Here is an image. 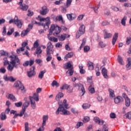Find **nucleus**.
<instances>
[{
    "instance_id": "24",
    "label": "nucleus",
    "mask_w": 131,
    "mask_h": 131,
    "mask_svg": "<svg viewBox=\"0 0 131 131\" xmlns=\"http://www.w3.org/2000/svg\"><path fill=\"white\" fill-rule=\"evenodd\" d=\"M48 119H49V116L48 115H44L42 117V124H43V126H46V122H47V120H48Z\"/></svg>"
},
{
    "instance_id": "45",
    "label": "nucleus",
    "mask_w": 131,
    "mask_h": 131,
    "mask_svg": "<svg viewBox=\"0 0 131 131\" xmlns=\"http://www.w3.org/2000/svg\"><path fill=\"white\" fill-rule=\"evenodd\" d=\"M74 72L73 71V70H72V69H70V70H69L67 72V75H68L69 74L70 76H71V75H73V73Z\"/></svg>"
},
{
    "instance_id": "17",
    "label": "nucleus",
    "mask_w": 131,
    "mask_h": 131,
    "mask_svg": "<svg viewBox=\"0 0 131 131\" xmlns=\"http://www.w3.org/2000/svg\"><path fill=\"white\" fill-rule=\"evenodd\" d=\"M25 101H27V98H25ZM30 105V103L28 101H26L23 104L22 107V110L24 111H26V108H28V106Z\"/></svg>"
},
{
    "instance_id": "19",
    "label": "nucleus",
    "mask_w": 131,
    "mask_h": 131,
    "mask_svg": "<svg viewBox=\"0 0 131 131\" xmlns=\"http://www.w3.org/2000/svg\"><path fill=\"white\" fill-rule=\"evenodd\" d=\"M114 102L116 104H118L121 102H123V98L121 96H118L114 99Z\"/></svg>"
},
{
    "instance_id": "40",
    "label": "nucleus",
    "mask_w": 131,
    "mask_h": 131,
    "mask_svg": "<svg viewBox=\"0 0 131 131\" xmlns=\"http://www.w3.org/2000/svg\"><path fill=\"white\" fill-rule=\"evenodd\" d=\"M83 109H89L91 107V104H89L88 103H84L82 106Z\"/></svg>"
},
{
    "instance_id": "6",
    "label": "nucleus",
    "mask_w": 131,
    "mask_h": 131,
    "mask_svg": "<svg viewBox=\"0 0 131 131\" xmlns=\"http://www.w3.org/2000/svg\"><path fill=\"white\" fill-rule=\"evenodd\" d=\"M14 86L17 89V90H20L21 93H25V88L22 82L20 81H17L14 83Z\"/></svg>"
},
{
    "instance_id": "35",
    "label": "nucleus",
    "mask_w": 131,
    "mask_h": 131,
    "mask_svg": "<svg viewBox=\"0 0 131 131\" xmlns=\"http://www.w3.org/2000/svg\"><path fill=\"white\" fill-rule=\"evenodd\" d=\"M118 62L121 65H123V60L122 59V57L120 55L118 56Z\"/></svg>"
},
{
    "instance_id": "14",
    "label": "nucleus",
    "mask_w": 131,
    "mask_h": 131,
    "mask_svg": "<svg viewBox=\"0 0 131 131\" xmlns=\"http://www.w3.org/2000/svg\"><path fill=\"white\" fill-rule=\"evenodd\" d=\"M28 45L27 42H24L22 43V47L20 48L19 49H17L16 52L17 54H20V52H23L24 51L25 47Z\"/></svg>"
},
{
    "instance_id": "49",
    "label": "nucleus",
    "mask_w": 131,
    "mask_h": 131,
    "mask_svg": "<svg viewBox=\"0 0 131 131\" xmlns=\"http://www.w3.org/2000/svg\"><path fill=\"white\" fill-rule=\"evenodd\" d=\"M72 3V0H67L66 8H69Z\"/></svg>"
},
{
    "instance_id": "5",
    "label": "nucleus",
    "mask_w": 131,
    "mask_h": 131,
    "mask_svg": "<svg viewBox=\"0 0 131 131\" xmlns=\"http://www.w3.org/2000/svg\"><path fill=\"white\" fill-rule=\"evenodd\" d=\"M50 30L51 31H55L53 33V35L55 36L58 35L61 32V28L56 25H51Z\"/></svg>"
},
{
    "instance_id": "9",
    "label": "nucleus",
    "mask_w": 131,
    "mask_h": 131,
    "mask_svg": "<svg viewBox=\"0 0 131 131\" xmlns=\"http://www.w3.org/2000/svg\"><path fill=\"white\" fill-rule=\"evenodd\" d=\"M50 10H49V8L46 6H43L41 7V10H40V15H42V16H45L49 13V11Z\"/></svg>"
},
{
    "instance_id": "2",
    "label": "nucleus",
    "mask_w": 131,
    "mask_h": 131,
    "mask_svg": "<svg viewBox=\"0 0 131 131\" xmlns=\"http://www.w3.org/2000/svg\"><path fill=\"white\" fill-rule=\"evenodd\" d=\"M9 58L11 60V64H9V65L7 67V70H8V71L10 72H12V71L14 70V67L16 66V64H17V63H19L20 60H19V58H18V57L15 55H11Z\"/></svg>"
},
{
    "instance_id": "43",
    "label": "nucleus",
    "mask_w": 131,
    "mask_h": 131,
    "mask_svg": "<svg viewBox=\"0 0 131 131\" xmlns=\"http://www.w3.org/2000/svg\"><path fill=\"white\" fill-rule=\"evenodd\" d=\"M70 85L67 84H64L62 87L60 88V90H67Z\"/></svg>"
},
{
    "instance_id": "53",
    "label": "nucleus",
    "mask_w": 131,
    "mask_h": 131,
    "mask_svg": "<svg viewBox=\"0 0 131 131\" xmlns=\"http://www.w3.org/2000/svg\"><path fill=\"white\" fill-rule=\"evenodd\" d=\"M56 21H61L63 22V17L61 15L58 16L56 17Z\"/></svg>"
},
{
    "instance_id": "4",
    "label": "nucleus",
    "mask_w": 131,
    "mask_h": 131,
    "mask_svg": "<svg viewBox=\"0 0 131 131\" xmlns=\"http://www.w3.org/2000/svg\"><path fill=\"white\" fill-rule=\"evenodd\" d=\"M40 22H42V26H43L45 29H49V26H50V24H51L50 17H48L46 18H40Z\"/></svg>"
},
{
    "instance_id": "61",
    "label": "nucleus",
    "mask_w": 131,
    "mask_h": 131,
    "mask_svg": "<svg viewBox=\"0 0 131 131\" xmlns=\"http://www.w3.org/2000/svg\"><path fill=\"white\" fill-rule=\"evenodd\" d=\"M99 46H100V47L101 48H105L106 47V45H105L103 41H100L99 43Z\"/></svg>"
},
{
    "instance_id": "41",
    "label": "nucleus",
    "mask_w": 131,
    "mask_h": 131,
    "mask_svg": "<svg viewBox=\"0 0 131 131\" xmlns=\"http://www.w3.org/2000/svg\"><path fill=\"white\" fill-rule=\"evenodd\" d=\"M86 42V39L85 38H84L82 40V43L81 44L80 49H81V48H82L83 47H84V45H85Z\"/></svg>"
},
{
    "instance_id": "13",
    "label": "nucleus",
    "mask_w": 131,
    "mask_h": 131,
    "mask_svg": "<svg viewBox=\"0 0 131 131\" xmlns=\"http://www.w3.org/2000/svg\"><path fill=\"white\" fill-rule=\"evenodd\" d=\"M68 37H70V35H68L67 34H63L60 36H58V39L59 41H63V40H65L66 38Z\"/></svg>"
},
{
    "instance_id": "36",
    "label": "nucleus",
    "mask_w": 131,
    "mask_h": 131,
    "mask_svg": "<svg viewBox=\"0 0 131 131\" xmlns=\"http://www.w3.org/2000/svg\"><path fill=\"white\" fill-rule=\"evenodd\" d=\"M108 92L110 93V98H112L115 97V95L114 94V91L112 90V89H109Z\"/></svg>"
},
{
    "instance_id": "3",
    "label": "nucleus",
    "mask_w": 131,
    "mask_h": 131,
    "mask_svg": "<svg viewBox=\"0 0 131 131\" xmlns=\"http://www.w3.org/2000/svg\"><path fill=\"white\" fill-rule=\"evenodd\" d=\"M53 53V48L52 46V43L49 42L47 45V54L46 56L47 57L46 60L47 62H50L51 60H52V56H51V54Z\"/></svg>"
},
{
    "instance_id": "48",
    "label": "nucleus",
    "mask_w": 131,
    "mask_h": 131,
    "mask_svg": "<svg viewBox=\"0 0 131 131\" xmlns=\"http://www.w3.org/2000/svg\"><path fill=\"white\" fill-rule=\"evenodd\" d=\"M126 118H128L129 120H131V112H128L125 115Z\"/></svg>"
},
{
    "instance_id": "23",
    "label": "nucleus",
    "mask_w": 131,
    "mask_h": 131,
    "mask_svg": "<svg viewBox=\"0 0 131 131\" xmlns=\"http://www.w3.org/2000/svg\"><path fill=\"white\" fill-rule=\"evenodd\" d=\"M104 38H109L110 37H112V34L110 33H108L107 30H104Z\"/></svg>"
},
{
    "instance_id": "55",
    "label": "nucleus",
    "mask_w": 131,
    "mask_h": 131,
    "mask_svg": "<svg viewBox=\"0 0 131 131\" xmlns=\"http://www.w3.org/2000/svg\"><path fill=\"white\" fill-rule=\"evenodd\" d=\"M131 42V36L127 37V40L126 41V45H129Z\"/></svg>"
},
{
    "instance_id": "39",
    "label": "nucleus",
    "mask_w": 131,
    "mask_h": 131,
    "mask_svg": "<svg viewBox=\"0 0 131 131\" xmlns=\"http://www.w3.org/2000/svg\"><path fill=\"white\" fill-rule=\"evenodd\" d=\"M51 85L52 86H56V88H58V86H60V84H59L57 81L54 80L52 83Z\"/></svg>"
},
{
    "instance_id": "46",
    "label": "nucleus",
    "mask_w": 131,
    "mask_h": 131,
    "mask_svg": "<svg viewBox=\"0 0 131 131\" xmlns=\"http://www.w3.org/2000/svg\"><path fill=\"white\" fill-rule=\"evenodd\" d=\"M82 125H83V123L81 122H78L76 125V128H79V127H80V126H82Z\"/></svg>"
},
{
    "instance_id": "52",
    "label": "nucleus",
    "mask_w": 131,
    "mask_h": 131,
    "mask_svg": "<svg viewBox=\"0 0 131 131\" xmlns=\"http://www.w3.org/2000/svg\"><path fill=\"white\" fill-rule=\"evenodd\" d=\"M72 15H73V14H67V17H68V19L69 20H73L74 18L73 17H72Z\"/></svg>"
},
{
    "instance_id": "33",
    "label": "nucleus",
    "mask_w": 131,
    "mask_h": 131,
    "mask_svg": "<svg viewBox=\"0 0 131 131\" xmlns=\"http://www.w3.org/2000/svg\"><path fill=\"white\" fill-rule=\"evenodd\" d=\"M29 32V31H28L27 29L23 30L21 32L20 35L22 37H24V36H25L26 35H27Z\"/></svg>"
},
{
    "instance_id": "25",
    "label": "nucleus",
    "mask_w": 131,
    "mask_h": 131,
    "mask_svg": "<svg viewBox=\"0 0 131 131\" xmlns=\"http://www.w3.org/2000/svg\"><path fill=\"white\" fill-rule=\"evenodd\" d=\"M46 72L47 71L46 70L40 71L38 75V78H40V79H42V78H43V75H45V74Z\"/></svg>"
},
{
    "instance_id": "29",
    "label": "nucleus",
    "mask_w": 131,
    "mask_h": 131,
    "mask_svg": "<svg viewBox=\"0 0 131 131\" xmlns=\"http://www.w3.org/2000/svg\"><path fill=\"white\" fill-rule=\"evenodd\" d=\"M72 57H73V52H69L65 56L64 60L67 61L68 58H72Z\"/></svg>"
},
{
    "instance_id": "15",
    "label": "nucleus",
    "mask_w": 131,
    "mask_h": 131,
    "mask_svg": "<svg viewBox=\"0 0 131 131\" xmlns=\"http://www.w3.org/2000/svg\"><path fill=\"white\" fill-rule=\"evenodd\" d=\"M102 74L104 78H106V79H108V78H109V76H108V71H107V69L106 68H103L102 69Z\"/></svg>"
},
{
    "instance_id": "34",
    "label": "nucleus",
    "mask_w": 131,
    "mask_h": 131,
    "mask_svg": "<svg viewBox=\"0 0 131 131\" xmlns=\"http://www.w3.org/2000/svg\"><path fill=\"white\" fill-rule=\"evenodd\" d=\"M127 19V17L126 16H124L123 18L122 19L121 23L123 26H125L126 25V23L125 21H126Z\"/></svg>"
},
{
    "instance_id": "51",
    "label": "nucleus",
    "mask_w": 131,
    "mask_h": 131,
    "mask_svg": "<svg viewBox=\"0 0 131 131\" xmlns=\"http://www.w3.org/2000/svg\"><path fill=\"white\" fill-rule=\"evenodd\" d=\"M90 121V117L88 116H86L84 117L83 120V122H84L86 123V122H89Z\"/></svg>"
},
{
    "instance_id": "26",
    "label": "nucleus",
    "mask_w": 131,
    "mask_h": 131,
    "mask_svg": "<svg viewBox=\"0 0 131 131\" xmlns=\"http://www.w3.org/2000/svg\"><path fill=\"white\" fill-rule=\"evenodd\" d=\"M128 63L126 66V68L127 70H130L131 69V59L130 58H127Z\"/></svg>"
},
{
    "instance_id": "56",
    "label": "nucleus",
    "mask_w": 131,
    "mask_h": 131,
    "mask_svg": "<svg viewBox=\"0 0 131 131\" xmlns=\"http://www.w3.org/2000/svg\"><path fill=\"white\" fill-rule=\"evenodd\" d=\"M110 24V23L104 20L103 21L102 23H101V25H102V26H106L107 25H109Z\"/></svg>"
},
{
    "instance_id": "59",
    "label": "nucleus",
    "mask_w": 131,
    "mask_h": 131,
    "mask_svg": "<svg viewBox=\"0 0 131 131\" xmlns=\"http://www.w3.org/2000/svg\"><path fill=\"white\" fill-rule=\"evenodd\" d=\"M111 118L114 119V118H116V114L114 113H111L110 115Z\"/></svg>"
},
{
    "instance_id": "44",
    "label": "nucleus",
    "mask_w": 131,
    "mask_h": 131,
    "mask_svg": "<svg viewBox=\"0 0 131 131\" xmlns=\"http://www.w3.org/2000/svg\"><path fill=\"white\" fill-rule=\"evenodd\" d=\"M82 34H82V32H80V31L78 30L76 33V38H79V37H80V36H81Z\"/></svg>"
},
{
    "instance_id": "31",
    "label": "nucleus",
    "mask_w": 131,
    "mask_h": 131,
    "mask_svg": "<svg viewBox=\"0 0 131 131\" xmlns=\"http://www.w3.org/2000/svg\"><path fill=\"white\" fill-rule=\"evenodd\" d=\"M4 66H7V65H10V64H11V61L9 62V60H8V59L7 58V57H5L4 58Z\"/></svg>"
},
{
    "instance_id": "60",
    "label": "nucleus",
    "mask_w": 131,
    "mask_h": 131,
    "mask_svg": "<svg viewBox=\"0 0 131 131\" xmlns=\"http://www.w3.org/2000/svg\"><path fill=\"white\" fill-rule=\"evenodd\" d=\"M102 131H109V129L108 128V127L106 126V125H104L103 126Z\"/></svg>"
},
{
    "instance_id": "57",
    "label": "nucleus",
    "mask_w": 131,
    "mask_h": 131,
    "mask_svg": "<svg viewBox=\"0 0 131 131\" xmlns=\"http://www.w3.org/2000/svg\"><path fill=\"white\" fill-rule=\"evenodd\" d=\"M7 70H6V68L2 67L0 69V73H6Z\"/></svg>"
},
{
    "instance_id": "38",
    "label": "nucleus",
    "mask_w": 131,
    "mask_h": 131,
    "mask_svg": "<svg viewBox=\"0 0 131 131\" xmlns=\"http://www.w3.org/2000/svg\"><path fill=\"white\" fill-rule=\"evenodd\" d=\"M0 118L1 120H5L7 119V116L5 113H2L0 116Z\"/></svg>"
},
{
    "instance_id": "18",
    "label": "nucleus",
    "mask_w": 131,
    "mask_h": 131,
    "mask_svg": "<svg viewBox=\"0 0 131 131\" xmlns=\"http://www.w3.org/2000/svg\"><path fill=\"white\" fill-rule=\"evenodd\" d=\"M41 53H42V50H41L40 47H38L36 49L35 52L34 53V55H35H35H37L38 58H39V57H41L40 55V54H41Z\"/></svg>"
},
{
    "instance_id": "28",
    "label": "nucleus",
    "mask_w": 131,
    "mask_h": 131,
    "mask_svg": "<svg viewBox=\"0 0 131 131\" xmlns=\"http://www.w3.org/2000/svg\"><path fill=\"white\" fill-rule=\"evenodd\" d=\"M88 66L89 70H94V63L93 62L88 61Z\"/></svg>"
},
{
    "instance_id": "54",
    "label": "nucleus",
    "mask_w": 131,
    "mask_h": 131,
    "mask_svg": "<svg viewBox=\"0 0 131 131\" xmlns=\"http://www.w3.org/2000/svg\"><path fill=\"white\" fill-rule=\"evenodd\" d=\"M67 90L68 91V93H69L70 94H71L73 92V88H72L70 85L69 86V88Z\"/></svg>"
},
{
    "instance_id": "22",
    "label": "nucleus",
    "mask_w": 131,
    "mask_h": 131,
    "mask_svg": "<svg viewBox=\"0 0 131 131\" xmlns=\"http://www.w3.org/2000/svg\"><path fill=\"white\" fill-rule=\"evenodd\" d=\"M63 68L64 69H72L73 67L71 65V63L70 61L63 64Z\"/></svg>"
},
{
    "instance_id": "7",
    "label": "nucleus",
    "mask_w": 131,
    "mask_h": 131,
    "mask_svg": "<svg viewBox=\"0 0 131 131\" xmlns=\"http://www.w3.org/2000/svg\"><path fill=\"white\" fill-rule=\"evenodd\" d=\"M19 1V2L17 4V5H19V9L22 11H27L29 7L28 6L25 4H23V0Z\"/></svg>"
},
{
    "instance_id": "16",
    "label": "nucleus",
    "mask_w": 131,
    "mask_h": 131,
    "mask_svg": "<svg viewBox=\"0 0 131 131\" xmlns=\"http://www.w3.org/2000/svg\"><path fill=\"white\" fill-rule=\"evenodd\" d=\"M94 121L96 123H98L100 125H103L104 124V121L103 120H100V118L98 117H94Z\"/></svg>"
},
{
    "instance_id": "20",
    "label": "nucleus",
    "mask_w": 131,
    "mask_h": 131,
    "mask_svg": "<svg viewBox=\"0 0 131 131\" xmlns=\"http://www.w3.org/2000/svg\"><path fill=\"white\" fill-rule=\"evenodd\" d=\"M30 101L31 102V106L32 109H35L36 107V104H35V101L32 100V97L29 96Z\"/></svg>"
},
{
    "instance_id": "47",
    "label": "nucleus",
    "mask_w": 131,
    "mask_h": 131,
    "mask_svg": "<svg viewBox=\"0 0 131 131\" xmlns=\"http://www.w3.org/2000/svg\"><path fill=\"white\" fill-rule=\"evenodd\" d=\"M89 90L91 94H94V93H95V88H92V85L89 86Z\"/></svg>"
},
{
    "instance_id": "50",
    "label": "nucleus",
    "mask_w": 131,
    "mask_h": 131,
    "mask_svg": "<svg viewBox=\"0 0 131 131\" xmlns=\"http://www.w3.org/2000/svg\"><path fill=\"white\" fill-rule=\"evenodd\" d=\"M28 125H29L28 122H26L25 123V131L30 130V128H29Z\"/></svg>"
},
{
    "instance_id": "37",
    "label": "nucleus",
    "mask_w": 131,
    "mask_h": 131,
    "mask_svg": "<svg viewBox=\"0 0 131 131\" xmlns=\"http://www.w3.org/2000/svg\"><path fill=\"white\" fill-rule=\"evenodd\" d=\"M125 105L126 107H128L130 105V100L129 98H126L125 99Z\"/></svg>"
},
{
    "instance_id": "21",
    "label": "nucleus",
    "mask_w": 131,
    "mask_h": 131,
    "mask_svg": "<svg viewBox=\"0 0 131 131\" xmlns=\"http://www.w3.org/2000/svg\"><path fill=\"white\" fill-rule=\"evenodd\" d=\"M117 38H118V34L117 33H116L114 34L112 40V45L113 46L115 45V42H116V40H117Z\"/></svg>"
},
{
    "instance_id": "42",
    "label": "nucleus",
    "mask_w": 131,
    "mask_h": 131,
    "mask_svg": "<svg viewBox=\"0 0 131 131\" xmlns=\"http://www.w3.org/2000/svg\"><path fill=\"white\" fill-rule=\"evenodd\" d=\"M39 44H38V41H37V40H36V41H35L34 43V48H32V51H33V50L35 48L37 49L38 48H39V47H38Z\"/></svg>"
},
{
    "instance_id": "58",
    "label": "nucleus",
    "mask_w": 131,
    "mask_h": 131,
    "mask_svg": "<svg viewBox=\"0 0 131 131\" xmlns=\"http://www.w3.org/2000/svg\"><path fill=\"white\" fill-rule=\"evenodd\" d=\"M99 70H100V69H99V68H95V71L96 72V76H100V75H101V73L99 72Z\"/></svg>"
},
{
    "instance_id": "62",
    "label": "nucleus",
    "mask_w": 131,
    "mask_h": 131,
    "mask_svg": "<svg viewBox=\"0 0 131 131\" xmlns=\"http://www.w3.org/2000/svg\"><path fill=\"white\" fill-rule=\"evenodd\" d=\"M17 19L16 18V16H15L14 19H11L9 20V24H11V23H14L16 22V20Z\"/></svg>"
},
{
    "instance_id": "12",
    "label": "nucleus",
    "mask_w": 131,
    "mask_h": 131,
    "mask_svg": "<svg viewBox=\"0 0 131 131\" xmlns=\"http://www.w3.org/2000/svg\"><path fill=\"white\" fill-rule=\"evenodd\" d=\"M34 64V59H30L29 60L26 61L23 63V66L27 67L29 65V66H32Z\"/></svg>"
},
{
    "instance_id": "63",
    "label": "nucleus",
    "mask_w": 131,
    "mask_h": 131,
    "mask_svg": "<svg viewBox=\"0 0 131 131\" xmlns=\"http://www.w3.org/2000/svg\"><path fill=\"white\" fill-rule=\"evenodd\" d=\"M22 102H19L15 103L16 107H21L22 106Z\"/></svg>"
},
{
    "instance_id": "1",
    "label": "nucleus",
    "mask_w": 131,
    "mask_h": 131,
    "mask_svg": "<svg viewBox=\"0 0 131 131\" xmlns=\"http://www.w3.org/2000/svg\"><path fill=\"white\" fill-rule=\"evenodd\" d=\"M63 97H64V94L61 92L59 93L56 96L55 99L56 101H58V105H59L58 108L56 112V114L58 115L59 112L60 111L61 112H62L63 115H70V112L64 108V106L66 109H69V108H70L69 107V104H67V100L64 99L63 101V104H60V103H62V101H60V99L61 98H63Z\"/></svg>"
},
{
    "instance_id": "64",
    "label": "nucleus",
    "mask_w": 131,
    "mask_h": 131,
    "mask_svg": "<svg viewBox=\"0 0 131 131\" xmlns=\"http://www.w3.org/2000/svg\"><path fill=\"white\" fill-rule=\"evenodd\" d=\"M33 26L32 25V24H29L28 25V28H27V30L29 32L30 31V30H31V29L33 28Z\"/></svg>"
},
{
    "instance_id": "11",
    "label": "nucleus",
    "mask_w": 131,
    "mask_h": 131,
    "mask_svg": "<svg viewBox=\"0 0 131 131\" xmlns=\"http://www.w3.org/2000/svg\"><path fill=\"white\" fill-rule=\"evenodd\" d=\"M16 20H15V25L18 27V28H22V25H23V20L21 19H18V16H16Z\"/></svg>"
},
{
    "instance_id": "8",
    "label": "nucleus",
    "mask_w": 131,
    "mask_h": 131,
    "mask_svg": "<svg viewBox=\"0 0 131 131\" xmlns=\"http://www.w3.org/2000/svg\"><path fill=\"white\" fill-rule=\"evenodd\" d=\"M35 70V67L33 66L31 67V68L30 69V71H28L27 72L28 77H33V76L35 75L36 73L35 71H34Z\"/></svg>"
},
{
    "instance_id": "32",
    "label": "nucleus",
    "mask_w": 131,
    "mask_h": 131,
    "mask_svg": "<svg viewBox=\"0 0 131 131\" xmlns=\"http://www.w3.org/2000/svg\"><path fill=\"white\" fill-rule=\"evenodd\" d=\"M8 99H9V100H12V101H13V102H16V101H17L16 97H15L12 94L9 95Z\"/></svg>"
},
{
    "instance_id": "30",
    "label": "nucleus",
    "mask_w": 131,
    "mask_h": 131,
    "mask_svg": "<svg viewBox=\"0 0 131 131\" xmlns=\"http://www.w3.org/2000/svg\"><path fill=\"white\" fill-rule=\"evenodd\" d=\"M79 31L82 32V34H84V32H85V26L84 25H82L79 28Z\"/></svg>"
},
{
    "instance_id": "27",
    "label": "nucleus",
    "mask_w": 131,
    "mask_h": 131,
    "mask_svg": "<svg viewBox=\"0 0 131 131\" xmlns=\"http://www.w3.org/2000/svg\"><path fill=\"white\" fill-rule=\"evenodd\" d=\"M32 100H34L36 102H38L39 101V98H38V94L34 93L32 97Z\"/></svg>"
},
{
    "instance_id": "10",
    "label": "nucleus",
    "mask_w": 131,
    "mask_h": 131,
    "mask_svg": "<svg viewBox=\"0 0 131 131\" xmlns=\"http://www.w3.org/2000/svg\"><path fill=\"white\" fill-rule=\"evenodd\" d=\"M74 88H79V89L80 90L81 93H82V96H83L84 95V93H85V90H84V87H83V85L81 84H78L75 83L74 84Z\"/></svg>"
}]
</instances>
